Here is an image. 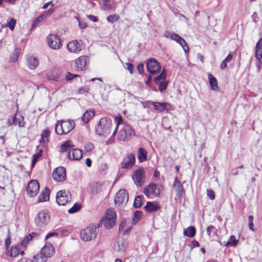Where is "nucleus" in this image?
<instances>
[{"label": "nucleus", "mask_w": 262, "mask_h": 262, "mask_svg": "<svg viewBox=\"0 0 262 262\" xmlns=\"http://www.w3.org/2000/svg\"><path fill=\"white\" fill-rule=\"evenodd\" d=\"M19 51L18 50H16L15 53L11 56L10 58V60L11 62H15L17 60L18 57L19 56Z\"/></svg>", "instance_id": "680f3d73"}, {"label": "nucleus", "mask_w": 262, "mask_h": 262, "mask_svg": "<svg viewBox=\"0 0 262 262\" xmlns=\"http://www.w3.org/2000/svg\"><path fill=\"white\" fill-rule=\"evenodd\" d=\"M255 56L259 63L262 64V38H260L256 43Z\"/></svg>", "instance_id": "b1692460"}, {"label": "nucleus", "mask_w": 262, "mask_h": 262, "mask_svg": "<svg viewBox=\"0 0 262 262\" xmlns=\"http://www.w3.org/2000/svg\"><path fill=\"white\" fill-rule=\"evenodd\" d=\"M173 187L176 189L177 195L181 196L184 192L183 186L178 180V178L177 177L174 178Z\"/></svg>", "instance_id": "cd10ccee"}, {"label": "nucleus", "mask_w": 262, "mask_h": 262, "mask_svg": "<svg viewBox=\"0 0 262 262\" xmlns=\"http://www.w3.org/2000/svg\"><path fill=\"white\" fill-rule=\"evenodd\" d=\"M141 216H142V212H141L140 211H138V210L136 211L134 213V217H133V222L135 223H136L140 220Z\"/></svg>", "instance_id": "3c124183"}, {"label": "nucleus", "mask_w": 262, "mask_h": 262, "mask_svg": "<svg viewBox=\"0 0 262 262\" xmlns=\"http://www.w3.org/2000/svg\"><path fill=\"white\" fill-rule=\"evenodd\" d=\"M89 57L86 56H81L75 61L76 69L78 71H81L85 67Z\"/></svg>", "instance_id": "412c9836"}, {"label": "nucleus", "mask_w": 262, "mask_h": 262, "mask_svg": "<svg viewBox=\"0 0 262 262\" xmlns=\"http://www.w3.org/2000/svg\"><path fill=\"white\" fill-rule=\"evenodd\" d=\"M94 111H87L85 112L82 117V121L84 123H87L90 119L94 116Z\"/></svg>", "instance_id": "72a5a7b5"}, {"label": "nucleus", "mask_w": 262, "mask_h": 262, "mask_svg": "<svg viewBox=\"0 0 262 262\" xmlns=\"http://www.w3.org/2000/svg\"><path fill=\"white\" fill-rule=\"evenodd\" d=\"M144 176L145 171L142 168H140L134 172L132 178L137 186H140L143 184Z\"/></svg>", "instance_id": "4468645a"}, {"label": "nucleus", "mask_w": 262, "mask_h": 262, "mask_svg": "<svg viewBox=\"0 0 262 262\" xmlns=\"http://www.w3.org/2000/svg\"><path fill=\"white\" fill-rule=\"evenodd\" d=\"M82 156V152L80 148H71L67 154V157L73 160H80Z\"/></svg>", "instance_id": "a211bd4d"}, {"label": "nucleus", "mask_w": 262, "mask_h": 262, "mask_svg": "<svg viewBox=\"0 0 262 262\" xmlns=\"http://www.w3.org/2000/svg\"><path fill=\"white\" fill-rule=\"evenodd\" d=\"M137 69L139 73L142 74L144 71V66L142 64H140L138 66Z\"/></svg>", "instance_id": "774afa93"}, {"label": "nucleus", "mask_w": 262, "mask_h": 262, "mask_svg": "<svg viewBox=\"0 0 262 262\" xmlns=\"http://www.w3.org/2000/svg\"><path fill=\"white\" fill-rule=\"evenodd\" d=\"M135 136L133 129L127 124H122L120 128L118 138L120 140L125 141L131 139Z\"/></svg>", "instance_id": "20e7f679"}, {"label": "nucleus", "mask_w": 262, "mask_h": 262, "mask_svg": "<svg viewBox=\"0 0 262 262\" xmlns=\"http://www.w3.org/2000/svg\"><path fill=\"white\" fill-rule=\"evenodd\" d=\"M147 152L145 148H139L138 152V158L140 162L145 161L147 159Z\"/></svg>", "instance_id": "473e14b6"}, {"label": "nucleus", "mask_w": 262, "mask_h": 262, "mask_svg": "<svg viewBox=\"0 0 262 262\" xmlns=\"http://www.w3.org/2000/svg\"><path fill=\"white\" fill-rule=\"evenodd\" d=\"M52 177L56 182H62L66 179V170L62 166L55 168L53 172Z\"/></svg>", "instance_id": "1a4fd4ad"}, {"label": "nucleus", "mask_w": 262, "mask_h": 262, "mask_svg": "<svg viewBox=\"0 0 262 262\" xmlns=\"http://www.w3.org/2000/svg\"><path fill=\"white\" fill-rule=\"evenodd\" d=\"M146 67L148 71L151 74H155L159 72L161 69L160 63L155 59H149L146 63Z\"/></svg>", "instance_id": "ddd939ff"}, {"label": "nucleus", "mask_w": 262, "mask_h": 262, "mask_svg": "<svg viewBox=\"0 0 262 262\" xmlns=\"http://www.w3.org/2000/svg\"><path fill=\"white\" fill-rule=\"evenodd\" d=\"M42 150L41 149H40L39 151L35 154H34L33 155L32 160V167H34L37 162L38 159L42 155Z\"/></svg>", "instance_id": "37998d69"}, {"label": "nucleus", "mask_w": 262, "mask_h": 262, "mask_svg": "<svg viewBox=\"0 0 262 262\" xmlns=\"http://www.w3.org/2000/svg\"><path fill=\"white\" fill-rule=\"evenodd\" d=\"M115 123L117 124V127L114 130V131L113 133V135H112L113 136H114L116 134L117 127H118L119 126V127L121 128V127H122V124H125L123 122L122 117L120 116H117L116 117H115Z\"/></svg>", "instance_id": "79ce46f5"}, {"label": "nucleus", "mask_w": 262, "mask_h": 262, "mask_svg": "<svg viewBox=\"0 0 262 262\" xmlns=\"http://www.w3.org/2000/svg\"><path fill=\"white\" fill-rule=\"evenodd\" d=\"M58 234L57 232H49L46 235L45 239L46 241L51 237H57L58 236Z\"/></svg>", "instance_id": "e2e57ef3"}, {"label": "nucleus", "mask_w": 262, "mask_h": 262, "mask_svg": "<svg viewBox=\"0 0 262 262\" xmlns=\"http://www.w3.org/2000/svg\"><path fill=\"white\" fill-rule=\"evenodd\" d=\"M56 202L59 205L64 206L71 200V195L68 190H59L56 193Z\"/></svg>", "instance_id": "0eeeda50"}, {"label": "nucleus", "mask_w": 262, "mask_h": 262, "mask_svg": "<svg viewBox=\"0 0 262 262\" xmlns=\"http://www.w3.org/2000/svg\"><path fill=\"white\" fill-rule=\"evenodd\" d=\"M208 77L211 90L213 91L217 90L219 87L216 79L211 74H208Z\"/></svg>", "instance_id": "c85d7f7f"}, {"label": "nucleus", "mask_w": 262, "mask_h": 262, "mask_svg": "<svg viewBox=\"0 0 262 262\" xmlns=\"http://www.w3.org/2000/svg\"><path fill=\"white\" fill-rule=\"evenodd\" d=\"M120 19V17L118 15L114 14L108 16L106 18L107 20L111 23H113L118 21Z\"/></svg>", "instance_id": "de8ad7c7"}, {"label": "nucleus", "mask_w": 262, "mask_h": 262, "mask_svg": "<svg viewBox=\"0 0 262 262\" xmlns=\"http://www.w3.org/2000/svg\"><path fill=\"white\" fill-rule=\"evenodd\" d=\"M176 33L173 32H170L169 31H166L164 32V36L167 38H170L172 40H173Z\"/></svg>", "instance_id": "5fc2aeb1"}, {"label": "nucleus", "mask_w": 262, "mask_h": 262, "mask_svg": "<svg viewBox=\"0 0 262 262\" xmlns=\"http://www.w3.org/2000/svg\"><path fill=\"white\" fill-rule=\"evenodd\" d=\"M27 64L30 69H35L38 65V60L33 56H28L26 59Z\"/></svg>", "instance_id": "5701e85b"}, {"label": "nucleus", "mask_w": 262, "mask_h": 262, "mask_svg": "<svg viewBox=\"0 0 262 262\" xmlns=\"http://www.w3.org/2000/svg\"><path fill=\"white\" fill-rule=\"evenodd\" d=\"M81 207L80 205L78 203H75L72 207L70 208L68 210V212L69 213H74L78 211H79Z\"/></svg>", "instance_id": "8fccbe9b"}, {"label": "nucleus", "mask_w": 262, "mask_h": 262, "mask_svg": "<svg viewBox=\"0 0 262 262\" xmlns=\"http://www.w3.org/2000/svg\"><path fill=\"white\" fill-rule=\"evenodd\" d=\"M166 76V72L165 70H163L161 73L157 77H156L154 80L155 83L158 84L159 83H162L165 80Z\"/></svg>", "instance_id": "f704fd0d"}, {"label": "nucleus", "mask_w": 262, "mask_h": 262, "mask_svg": "<svg viewBox=\"0 0 262 262\" xmlns=\"http://www.w3.org/2000/svg\"><path fill=\"white\" fill-rule=\"evenodd\" d=\"M13 124L19 127H24L25 125L24 117L20 114L15 115L13 118Z\"/></svg>", "instance_id": "7c9ffc66"}, {"label": "nucleus", "mask_w": 262, "mask_h": 262, "mask_svg": "<svg viewBox=\"0 0 262 262\" xmlns=\"http://www.w3.org/2000/svg\"><path fill=\"white\" fill-rule=\"evenodd\" d=\"M160 189L157 188V185L155 183H151L144 189V193L147 196H149L151 194L154 193L156 195L160 194Z\"/></svg>", "instance_id": "6ab92c4d"}, {"label": "nucleus", "mask_w": 262, "mask_h": 262, "mask_svg": "<svg viewBox=\"0 0 262 262\" xmlns=\"http://www.w3.org/2000/svg\"><path fill=\"white\" fill-rule=\"evenodd\" d=\"M109 184L107 182H93L90 184V190L93 194L100 193L108 188Z\"/></svg>", "instance_id": "39448f33"}, {"label": "nucleus", "mask_w": 262, "mask_h": 262, "mask_svg": "<svg viewBox=\"0 0 262 262\" xmlns=\"http://www.w3.org/2000/svg\"><path fill=\"white\" fill-rule=\"evenodd\" d=\"M99 224L97 225L91 224L80 232V237L82 241L87 242L95 239L99 232Z\"/></svg>", "instance_id": "f03ea898"}, {"label": "nucleus", "mask_w": 262, "mask_h": 262, "mask_svg": "<svg viewBox=\"0 0 262 262\" xmlns=\"http://www.w3.org/2000/svg\"><path fill=\"white\" fill-rule=\"evenodd\" d=\"M157 85H159V90L161 92H163L166 90L168 85V82L165 81L162 83H159Z\"/></svg>", "instance_id": "864d4df0"}, {"label": "nucleus", "mask_w": 262, "mask_h": 262, "mask_svg": "<svg viewBox=\"0 0 262 262\" xmlns=\"http://www.w3.org/2000/svg\"><path fill=\"white\" fill-rule=\"evenodd\" d=\"M144 209L146 211L150 212L158 210L160 209V206L156 202H147L144 206Z\"/></svg>", "instance_id": "393cba45"}, {"label": "nucleus", "mask_w": 262, "mask_h": 262, "mask_svg": "<svg viewBox=\"0 0 262 262\" xmlns=\"http://www.w3.org/2000/svg\"><path fill=\"white\" fill-rule=\"evenodd\" d=\"M38 234L36 232H32L26 236L21 242V246L26 247L28 243L33 238L38 237Z\"/></svg>", "instance_id": "c756f323"}, {"label": "nucleus", "mask_w": 262, "mask_h": 262, "mask_svg": "<svg viewBox=\"0 0 262 262\" xmlns=\"http://www.w3.org/2000/svg\"><path fill=\"white\" fill-rule=\"evenodd\" d=\"M128 200V192L125 189H120L116 193L115 198V203L118 207L125 205Z\"/></svg>", "instance_id": "423d86ee"}, {"label": "nucleus", "mask_w": 262, "mask_h": 262, "mask_svg": "<svg viewBox=\"0 0 262 262\" xmlns=\"http://www.w3.org/2000/svg\"><path fill=\"white\" fill-rule=\"evenodd\" d=\"M233 56L232 54H229L226 58L222 62L220 68L222 69H225L227 66V63L232 59Z\"/></svg>", "instance_id": "c03bdc74"}, {"label": "nucleus", "mask_w": 262, "mask_h": 262, "mask_svg": "<svg viewBox=\"0 0 262 262\" xmlns=\"http://www.w3.org/2000/svg\"><path fill=\"white\" fill-rule=\"evenodd\" d=\"M238 240L236 239L235 236L231 235L229 241L225 244L226 247L232 246L235 247L237 245Z\"/></svg>", "instance_id": "a19ab883"}, {"label": "nucleus", "mask_w": 262, "mask_h": 262, "mask_svg": "<svg viewBox=\"0 0 262 262\" xmlns=\"http://www.w3.org/2000/svg\"><path fill=\"white\" fill-rule=\"evenodd\" d=\"M50 217L46 210L40 211L35 219V223L37 226L39 227H45L49 222Z\"/></svg>", "instance_id": "6e6552de"}, {"label": "nucleus", "mask_w": 262, "mask_h": 262, "mask_svg": "<svg viewBox=\"0 0 262 262\" xmlns=\"http://www.w3.org/2000/svg\"><path fill=\"white\" fill-rule=\"evenodd\" d=\"M75 126L74 121L71 120H63L58 121L55 127L57 134L62 135L69 133Z\"/></svg>", "instance_id": "7ed1b4c3"}, {"label": "nucleus", "mask_w": 262, "mask_h": 262, "mask_svg": "<svg viewBox=\"0 0 262 262\" xmlns=\"http://www.w3.org/2000/svg\"><path fill=\"white\" fill-rule=\"evenodd\" d=\"M74 145L73 144L71 140L67 141L64 142L61 146L60 147H73Z\"/></svg>", "instance_id": "bf43d9fd"}, {"label": "nucleus", "mask_w": 262, "mask_h": 262, "mask_svg": "<svg viewBox=\"0 0 262 262\" xmlns=\"http://www.w3.org/2000/svg\"><path fill=\"white\" fill-rule=\"evenodd\" d=\"M47 77L49 80H53L55 81H57L59 79V77L58 75L53 73L48 74L47 75Z\"/></svg>", "instance_id": "49530a36"}, {"label": "nucleus", "mask_w": 262, "mask_h": 262, "mask_svg": "<svg viewBox=\"0 0 262 262\" xmlns=\"http://www.w3.org/2000/svg\"><path fill=\"white\" fill-rule=\"evenodd\" d=\"M78 23L79 26L81 29H84L87 27L86 23L84 21L78 20Z\"/></svg>", "instance_id": "69168bd1"}, {"label": "nucleus", "mask_w": 262, "mask_h": 262, "mask_svg": "<svg viewBox=\"0 0 262 262\" xmlns=\"http://www.w3.org/2000/svg\"><path fill=\"white\" fill-rule=\"evenodd\" d=\"M151 104L153 106V108L159 112L173 110L172 105L168 102H159L156 101L151 102Z\"/></svg>", "instance_id": "2eb2a0df"}, {"label": "nucleus", "mask_w": 262, "mask_h": 262, "mask_svg": "<svg viewBox=\"0 0 262 262\" xmlns=\"http://www.w3.org/2000/svg\"><path fill=\"white\" fill-rule=\"evenodd\" d=\"M68 50L72 53H78L82 50V41L74 40L70 41L67 45Z\"/></svg>", "instance_id": "f3484780"}, {"label": "nucleus", "mask_w": 262, "mask_h": 262, "mask_svg": "<svg viewBox=\"0 0 262 262\" xmlns=\"http://www.w3.org/2000/svg\"><path fill=\"white\" fill-rule=\"evenodd\" d=\"M78 76H79V75L77 74H71L70 73L68 72L65 75V78L67 80L69 81V80L73 79L74 78H75V77H77Z\"/></svg>", "instance_id": "13d9d810"}, {"label": "nucleus", "mask_w": 262, "mask_h": 262, "mask_svg": "<svg viewBox=\"0 0 262 262\" xmlns=\"http://www.w3.org/2000/svg\"><path fill=\"white\" fill-rule=\"evenodd\" d=\"M39 189V184L38 181L32 180L27 186V193L31 197L34 196L38 193Z\"/></svg>", "instance_id": "f8f14e48"}, {"label": "nucleus", "mask_w": 262, "mask_h": 262, "mask_svg": "<svg viewBox=\"0 0 262 262\" xmlns=\"http://www.w3.org/2000/svg\"><path fill=\"white\" fill-rule=\"evenodd\" d=\"M16 21L14 18H11L10 20L7 22L6 27H9L11 30H13L16 25Z\"/></svg>", "instance_id": "603ef678"}, {"label": "nucleus", "mask_w": 262, "mask_h": 262, "mask_svg": "<svg viewBox=\"0 0 262 262\" xmlns=\"http://www.w3.org/2000/svg\"><path fill=\"white\" fill-rule=\"evenodd\" d=\"M135 162V157L134 155L130 154L124 159L121 163V167L122 168L128 169L133 167Z\"/></svg>", "instance_id": "aec40b11"}, {"label": "nucleus", "mask_w": 262, "mask_h": 262, "mask_svg": "<svg viewBox=\"0 0 262 262\" xmlns=\"http://www.w3.org/2000/svg\"><path fill=\"white\" fill-rule=\"evenodd\" d=\"M143 195H139L137 196L134 200V206L137 208L141 207L143 204Z\"/></svg>", "instance_id": "58836bf2"}, {"label": "nucleus", "mask_w": 262, "mask_h": 262, "mask_svg": "<svg viewBox=\"0 0 262 262\" xmlns=\"http://www.w3.org/2000/svg\"><path fill=\"white\" fill-rule=\"evenodd\" d=\"M31 262H47V258L42 256V254H38L34 255Z\"/></svg>", "instance_id": "a18cd8bd"}, {"label": "nucleus", "mask_w": 262, "mask_h": 262, "mask_svg": "<svg viewBox=\"0 0 262 262\" xmlns=\"http://www.w3.org/2000/svg\"><path fill=\"white\" fill-rule=\"evenodd\" d=\"M112 120L106 117L101 118L96 127V133L100 136L107 137L111 133Z\"/></svg>", "instance_id": "f257e3e1"}, {"label": "nucleus", "mask_w": 262, "mask_h": 262, "mask_svg": "<svg viewBox=\"0 0 262 262\" xmlns=\"http://www.w3.org/2000/svg\"><path fill=\"white\" fill-rule=\"evenodd\" d=\"M196 233L195 228L194 226H189L186 230L184 231V234L189 237H193Z\"/></svg>", "instance_id": "c9c22d12"}, {"label": "nucleus", "mask_w": 262, "mask_h": 262, "mask_svg": "<svg viewBox=\"0 0 262 262\" xmlns=\"http://www.w3.org/2000/svg\"><path fill=\"white\" fill-rule=\"evenodd\" d=\"M173 40L176 41L181 46H183V45H186V42L185 40L177 34L175 35Z\"/></svg>", "instance_id": "09e8293b"}, {"label": "nucleus", "mask_w": 262, "mask_h": 262, "mask_svg": "<svg viewBox=\"0 0 262 262\" xmlns=\"http://www.w3.org/2000/svg\"><path fill=\"white\" fill-rule=\"evenodd\" d=\"M213 229H214V227L212 225L209 226L207 228V233L209 236L211 235L212 230H213Z\"/></svg>", "instance_id": "338daca9"}, {"label": "nucleus", "mask_w": 262, "mask_h": 262, "mask_svg": "<svg viewBox=\"0 0 262 262\" xmlns=\"http://www.w3.org/2000/svg\"><path fill=\"white\" fill-rule=\"evenodd\" d=\"M46 18V14H42L38 17H36L33 21L31 27V30L33 29L40 23L42 22Z\"/></svg>", "instance_id": "e433bc0d"}, {"label": "nucleus", "mask_w": 262, "mask_h": 262, "mask_svg": "<svg viewBox=\"0 0 262 262\" xmlns=\"http://www.w3.org/2000/svg\"><path fill=\"white\" fill-rule=\"evenodd\" d=\"M55 253L54 248L49 242H46L44 247L42 248L41 252L39 254L46 258L51 257Z\"/></svg>", "instance_id": "dca6fc26"}, {"label": "nucleus", "mask_w": 262, "mask_h": 262, "mask_svg": "<svg viewBox=\"0 0 262 262\" xmlns=\"http://www.w3.org/2000/svg\"><path fill=\"white\" fill-rule=\"evenodd\" d=\"M114 4V0H102V2L103 9L105 10L112 9Z\"/></svg>", "instance_id": "2f4dec72"}, {"label": "nucleus", "mask_w": 262, "mask_h": 262, "mask_svg": "<svg viewBox=\"0 0 262 262\" xmlns=\"http://www.w3.org/2000/svg\"><path fill=\"white\" fill-rule=\"evenodd\" d=\"M104 217L111 220L114 221L115 223H116V212L114 210L112 209H108L106 212V215Z\"/></svg>", "instance_id": "ea45409f"}, {"label": "nucleus", "mask_w": 262, "mask_h": 262, "mask_svg": "<svg viewBox=\"0 0 262 262\" xmlns=\"http://www.w3.org/2000/svg\"><path fill=\"white\" fill-rule=\"evenodd\" d=\"M50 132L47 130L45 129L44 130L41 134V139L39 140L40 143L41 142V141L46 144L49 141V138L50 136Z\"/></svg>", "instance_id": "4c0bfd02"}, {"label": "nucleus", "mask_w": 262, "mask_h": 262, "mask_svg": "<svg viewBox=\"0 0 262 262\" xmlns=\"http://www.w3.org/2000/svg\"><path fill=\"white\" fill-rule=\"evenodd\" d=\"M11 244V239H10V230L9 229H8V235L7 237L5 240V246L6 247L7 250L8 249L9 246Z\"/></svg>", "instance_id": "4d7b16f0"}, {"label": "nucleus", "mask_w": 262, "mask_h": 262, "mask_svg": "<svg viewBox=\"0 0 262 262\" xmlns=\"http://www.w3.org/2000/svg\"><path fill=\"white\" fill-rule=\"evenodd\" d=\"M47 39L48 45L52 49L57 50L61 47V39L57 35L50 34Z\"/></svg>", "instance_id": "9d476101"}, {"label": "nucleus", "mask_w": 262, "mask_h": 262, "mask_svg": "<svg viewBox=\"0 0 262 262\" xmlns=\"http://www.w3.org/2000/svg\"><path fill=\"white\" fill-rule=\"evenodd\" d=\"M128 242L126 239L123 238H118L114 243L113 248L116 252L123 253L125 251Z\"/></svg>", "instance_id": "9b49d317"}, {"label": "nucleus", "mask_w": 262, "mask_h": 262, "mask_svg": "<svg viewBox=\"0 0 262 262\" xmlns=\"http://www.w3.org/2000/svg\"><path fill=\"white\" fill-rule=\"evenodd\" d=\"M248 220H249V229L252 231H255V229L254 228V225L253 223V215H249L248 216Z\"/></svg>", "instance_id": "6e6d98bb"}, {"label": "nucleus", "mask_w": 262, "mask_h": 262, "mask_svg": "<svg viewBox=\"0 0 262 262\" xmlns=\"http://www.w3.org/2000/svg\"><path fill=\"white\" fill-rule=\"evenodd\" d=\"M50 191V189L48 188H45L39 195L38 202H43L49 200Z\"/></svg>", "instance_id": "a878e982"}, {"label": "nucleus", "mask_w": 262, "mask_h": 262, "mask_svg": "<svg viewBox=\"0 0 262 262\" xmlns=\"http://www.w3.org/2000/svg\"><path fill=\"white\" fill-rule=\"evenodd\" d=\"M207 196L211 200H213L215 199V195L214 191L211 189H208L207 190Z\"/></svg>", "instance_id": "052dcab7"}, {"label": "nucleus", "mask_w": 262, "mask_h": 262, "mask_svg": "<svg viewBox=\"0 0 262 262\" xmlns=\"http://www.w3.org/2000/svg\"><path fill=\"white\" fill-rule=\"evenodd\" d=\"M25 252L24 251L20 250L19 246H15L12 247L10 250H7L6 254L8 256L12 257H16L19 254L21 255L24 254Z\"/></svg>", "instance_id": "4be33fe9"}, {"label": "nucleus", "mask_w": 262, "mask_h": 262, "mask_svg": "<svg viewBox=\"0 0 262 262\" xmlns=\"http://www.w3.org/2000/svg\"><path fill=\"white\" fill-rule=\"evenodd\" d=\"M115 223L114 221L103 217L98 224H99V226L103 225L105 228L110 229L115 225Z\"/></svg>", "instance_id": "bb28decb"}, {"label": "nucleus", "mask_w": 262, "mask_h": 262, "mask_svg": "<svg viewBox=\"0 0 262 262\" xmlns=\"http://www.w3.org/2000/svg\"><path fill=\"white\" fill-rule=\"evenodd\" d=\"M126 66H127V69L129 71V73L130 74H133L134 68L133 64L130 62H127L126 63Z\"/></svg>", "instance_id": "0e129e2a"}]
</instances>
